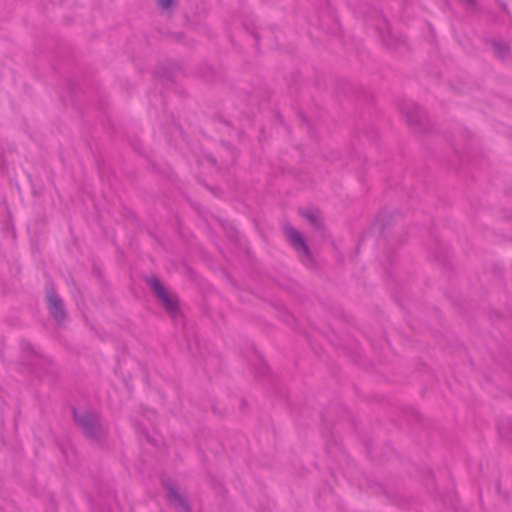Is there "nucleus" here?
<instances>
[{"mask_svg": "<svg viewBox=\"0 0 512 512\" xmlns=\"http://www.w3.org/2000/svg\"><path fill=\"white\" fill-rule=\"evenodd\" d=\"M73 419L83 435L92 443L101 444L107 436V429L98 413L88 409L72 410Z\"/></svg>", "mask_w": 512, "mask_h": 512, "instance_id": "nucleus-1", "label": "nucleus"}, {"mask_svg": "<svg viewBox=\"0 0 512 512\" xmlns=\"http://www.w3.org/2000/svg\"><path fill=\"white\" fill-rule=\"evenodd\" d=\"M147 283L156 294V296L162 301L165 306V309L170 313L174 314L178 311V303L177 300L166 292L164 286L161 284L160 280L156 277H150L147 279Z\"/></svg>", "mask_w": 512, "mask_h": 512, "instance_id": "nucleus-2", "label": "nucleus"}, {"mask_svg": "<svg viewBox=\"0 0 512 512\" xmlns=\"http://www.w3.org/2000/svg\"><path fill=\"white\" fill-rule=\"evenodd\" d=\"M285 232L293 247L304 257L303 262L305 264L311 262L309 248L297 229L292 226H287Z\"/></svg>", "mask_w": 512, "mask_h": 512, "instance_id": "nucleus-3", "label": "nucleus"}, {"mask_svg": "<svg viewBox=\"0 0 512 512\" xmlns=\"http://www.w3.org/2000/svg\"><path fill=\"white\" fill-rule=\"evenodd\" d=\"M48 309L53 318L60 324L66 319V310L62 299L51 289L47 292Z\"/></svg>", "mask_w": 512, "mask_h": 512, "instance_id": "nucleus-4", "label": "nucleus"}, {"mask_svg": "<svg viewBox=\"0 0 512 512\" xmlns=\"http://www.w3.org/2000/svg\"><path fill=\"white\" fill-rule=\"evenodd\" d=\"M165 487L168 491V498L177 512H190V506L185 498L179 493L176 484L173 482H167Z\"/></svg>", "mask_w": 512, "mask_h": 512, "instance_id": "nucleus-5", "label": "nucleus"}, {"mask_svg": "<svg viewBox=\"0 0 512 512\" xmlns=\"http://www.w3.org/2000/svg\"><path fill=\"white\" fill-rule=\"evenodd\" d=\"M401 111L406 118L407 123L410 126H417L420 124L422 119V111L420 107L415 104H407L401 107Z\"/></svg>", "mask_w": 512, "mask_h": 512, "instance_id": "nucleus-6", "label": "nucleus"}, {"mask_svg": "<svg viewBox=\"0 0 512 512\" xmlns=\"http://www.w3.org/2000/svg\"><path fill=\"white\" fill-rule=\"evenodd\" d=\"M301 216L305 218L314 228L321 229L322 228V220L321 217L316 210L312 209H304L300 212Z\"/></svg>", "mask_w": 512, "mask_h": 512, "instance_id": "nucleus-7", "label": "nucleus"}, {"mask_svg": "<svg viewBox=\"0 0 512 512\" xmlns=\"http://www.w3.org/2000/svg\"><path fill=\"white\" fill-rule=\"evenodd\" d=\"M490 44L493 47L495 54L500 58H503L509 51L508 45L504 42L492 40L490 41Z\"/></svg>", "mask_w": 512, "mask_h": 512, "instance_id": "nucleus-8", "label": "nucleus"}, {"mask_svg": "<svg viewBox=\"0 0 512 512\" xmlns=\"http://www.w3.org/2000/svg\"><path fill=\"white\" fill-rule=\"evenodd\" d=\"M174 2L175 0H158V5L162 9L168 10L173 6Z\"/></svg>", "mask_w": 512, "mask_h": 512, "instance_id": "nucleus-9", "label": "nucleus"}, {"mask_svg": "<svg viewBox=\"0 0 512 512\" xmlns=\"http://www.w3.org/2000/svg\"><path fill=\"white\" fill-rule=\"evenodd\" d=\"M462 1L469 6H474L476 4V0H462Z\"/></svg>", "mask_w": 512, "mask_h": 512, "instance_id": "nucleus-10", "label": "nucleus"}]
</instances>
